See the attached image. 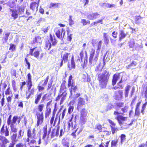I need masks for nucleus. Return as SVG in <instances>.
<instances>
[{"instance_id":"nucleus-6","label":"nucleus","mask_w":147,"mask_h":147,"mask_svg":"<svg viewBox=\"0 0 147 147\" xmlns=\"http://www.w3.org/2000/svg\"><path fill=\"white\" fill-rule=\"evenodd\" d=\"M72 77L71 75H70L69 78L68 80V87L69 90L70 92V95L71 96L73 94L72 92L74 90L73 81V80L71 81Z\"/></svg>"},{"instance_id":"nucleus-20","label":"nucleus","mask_w":147,"mask_h":147,"mask_svg":"<svg viewBox=\"0 0 147 147\" xmlns=\"http://www.w3.org/2000/svg\"><path fill=\"white\" fill-rule=\"evenodd\" d=\"M137 65V63L135 61H132L130 64L126 66V67L127 69H133L135 68L136 66Z\"/></svg>"},{"instance_id":"nucleus-38","label":"nucleus","mask_w":147,"mask_h":147,"mask_svg":"<svg viewBox=\"0 0 147 147\" xmlns=\"http://www.w3.org/2000/svg\"><path fill=\"white\" fill-rule=\"evenodd\" d=\"M18 119V116H14L12 120L11 121V124H15Z\"/></svg>"},{"instance_id":"nucleus-4","label":"nucleus","mask_w":147,"mask_h":147,"mask_svg":"<svg viewBox=\"0 0 147 147\" xmlns=\"http://www.w3.org/2000/svg\"><path fill=\"white\" fill-rule=\"evenodd\" d=\"M55 32L57 37L61 40H63L65 34V31L63 28L61 29H56Z\"/></svg>"},{"instance_id":"nucleus-22","label":"nucleus","mask_w":147,"mask_h":147,"mask_svg":"<svg viewBox=\"0 0 147 147\" xmlns=\"http://www.w3.org/2000/svg\"><path fill=\"white\" fill-rule=\"evenodd\" d=\"M119 78V75L116 74H115L113 76V79L112 81V84L114 86L115 85L117 82V80H118Z\"/></svg>"},{"instance_id":"nucleus-33","label":"nucleus","mask_w":147,"mask_h":147,"mask_svg":"<svg viewBox=\"0 0 147 147\" xmlns=\"http://www.w3.org/2000/svg\"><path fill=\"white\" fill-rule=\"evenodd\" d=\"M142 94L146 99L147 98V86L146 87L143 88Z\"/></svg>"},{"instance_id":"nucleus-49","label":"nucleus","mask_w":147,"mask_h":147,"mask_svg":"<svg viewBox=\"0 0 147 147\" xmlns=\"http://www.w3.org/2000/svg\"><path fill=\"white\" fill-rule=\"evenodd\" d=\"M32 86V82H28V91H29L31 89Z\"/></svg>"},{"instance_id":"nucleus-21","label":"nucleus","mask_w":147,"mask_h":147,"mask_svg":"<svg viewBox=\"0 0 147 147\" xmlns=\"http://www.w3.org/2000/svg\"><path fill=\"white\" fill-rule=\"evenodd\" d=\"M50 40L51 41V43H52L51 45L53 46H54L57 43V40L55 38V36L54 35L52 36V35H50Z\"/></svg>"},{"instance_id":"nucleus-9","label":"nucleus","mask_w":147,"mask_h":147,"mask_svg":"<svg viewBox=\"0 0 147 147\" xmlns=\"http://www.w3.org/2000/svg\"><path fill=\"white\" fill-rule=\"evenodd\" d=\"M115 119H117L120 125H121L123 124L122 121H125L127 120V117H124L121 115H118Z\"/></svg>"},{"instance_id":"nucleus-24","label":"nucleus","mask_w":147,"mask_h":147,"mask_svg":"<svg viewBox=\"0 0 147 147\" xmlns=\"http://www.w3.org/2000/svg\"><path fill=\"white\" fill-rule=\"evenodd\" d=\"M131 86L129 85H127V86L125 87L124 92L125 96V97H127L128 96V94L130 89L131 88Z\"/></svg>"},{"instance_id":"nucleus-17","label":"nucleus","mask_w":147,"mask_h":147,"mask_svg":"<svg viewBox=\"0 0 147 147\" xmlns=\"http://www.w3.org/2000/svg\"><path fill=\"white\" fill-rule=\"evenodd\" d=\"M40 0H38V4L36 2L32 3L30 5V9H31L32 10L34 11L36 9V10L38 9V3L39 2Z\"/></svg>"},{"instance_id":"nucleus-58","label":"nucleus","mask_w":147,"mask_h":147,"mask_svg":"<svg viewBox=\"0 0 147 147\" xmlns=\"http://www.w3.org/2000/svg\"><path fill=\"white\" fill-rule=\"evenodd\" d=\"M143 18V17H141L140 16H136L135 17V21L136 22H138V20H139L140 19H142Z\"/></svg>"},{"instance_id":"nucleus-12","label":"nucleus","mask_w":147,"mask_h":147,"mask_svg":"<svg viewBox=\"0 0 147 147\" xmlns=\"http://www.w3.org/2000/svg\"><path fill=\"white\" fill-rule=\"evenodd\" d=\"M9 11L11 12V16L13 18L14 20L18 18L19 12L17 10L9 9Z\"/></svg>"},{"instance_id":"nucleus-39","label":"nucleus","mask_w":147,"mask_h":147,"mask_svg":"<svg viewBox=\"0 0 147 147\" xmlns=\"http://www.w3.org/2000/svg\"><path fill=\"white\" fill-rule=\"evenodd\" d=\"M10 34V33L9 32L5 34L4 37L3 38V39H4L5 40V42H7L8 37Z\"/></svg>"},{"instance_id":"nucleus-7","label":"nucleus","mask_w":147,"mask_h":147,"mask_svg":"<svg viewBox=\"0 0 147 147\" xmlns=\"http://www.w3.org/2000/svg\"><path fill=\"white\" fill-rule=\"evenodd\" d=\"M114 98L117 100H120L123 97V92L122 90H120L115 92Z\"/></svg>"},{"instance_id":"nucleus-18","label":"nucleus","mask_w":147,"mask_h":147,"mask_svg":"<svg viewBox=\"0 0 147 147\" xmlns=\"http://www.w3.org/2000/svg\"><path fill=\"white\" fill-rule=\"evenodd\" d=\"M127 34L125 33L123 30H121L119 31V40L121 41L127 35Z\"/></svg>"},{"instance_id":"nucleus-59","label":"nucleus","mask_w":147,"mask_h":147,"mask_svg":"<svg viewBox=\"0 0 147 147\" xmlns=\"http://www.w3.org/2000/svg\"><path fill=\"white\" fill-rule=\"evenodd\" d=\"M25 61L26 62V64L28 66V69H30V63L28 62L27 59L26 58L25 59Z\"/></svg>"},{"instance_id":"nucleus-37","label":"nucleus","mask_w":147,"mask_h":147,"mask_svg":"<svg viewBox=\"0 0 147 147\" xmlns=\"http://www.w3.org/2000/svg\"><path fill=\"white\" fill-rule=\"evenodd\" d=\"M0 140L2 141L5 144H7L8 142V140L5 137L0 136Z\"/></svg>"},{"instance_id":"nucleus-3","label":"nucleus","mask_w":147,"mask_h":147,"mask_svg":"<svg viewBox=\"0 0 147 147\" xmlns=\"http://www.w3.org/2000/svg\"><path fill=\"white\" fill-rule=\"evenodd\" d=\"M67 94V93L66 91L64 90L63 91L61 89L60 91V93L56 98L55 101L57 102L59 101L61 98L60 102V105H61L65 99Z\"/></svg>"},{"instance_id":"nucleus-8","label":"nucleus","mask_w":147,"mask_h":147,"mask_svg":"<svg viewBox=\"0 0 147 147\" xmlns=\"http://www.w3.org/2000/svg\"><path fill=\"white\" fill-rule=\"evenodd\" d=\"M36 115L37 116V121L36 125L37 126H39V124L42 123L43 121V116L42 112L40 113L38 112H37Z\"/></svg>"},{"instance_id":"nucleus-53","label":"nucleus","mask_w":147,"mask_h":147,"mask_svg":"<svg viewBox=\"0 0 147 147\" xmlns=\"http://www.w3.org/2000/svg\"><path fill=\"white\" fill-rule=\"evenodd\" d=\"M112 132L113 134H114L118 130V129L115 127L111 126Z\"/></svg>"},{"instance_id":"nucleus-54","label":"nucleus","mask_w":147,"mask_h":147,"mask_svg":"<svg viewBox=\"0 0 147 147\" xmlns=\"http://www.w3.org/2000/svg\"><path fill=\"white\" fill-rule=\"evenodd\" d=\"M39 55V52L38 51H35L33 53V56H34V57L36 58H37L38 57Z\"/></svg>"},{"instance_id":"nucleus-13","label":"nucleus","mask_w":147,"mask_h":147,"mask_svg":"<svg viewBox=\"0 0 147 147\" xmlns=\"http://www.w3.org/2000/svg\"><path fill=\"white\" fill-rule=\"evenodd\" d=\"M31 130L30 129H28L27 130V135L28 137L31 139H34L36 135V130L35 128L33 129L32 131V136L31 135Z\"/></svg>"},{"instance_id":"nucleus-1","label":"nucleus","mask_w":147,"mask_h":147,"mask_svg":"<svg viewBox=\"0 0 147 147\" xmlns=\"http://www.w3.org/2000/svg\"><path fill=\"white\" fill-rule=\"evenodd\" d=\"M102 41H99L97 45V49L95 53V50L91 49L89 50L90 57L89 58V62L92 65H93L96 63L98 60L100 50L101 46Z\"/></svg>"},{"instance_id":"nucleus-61","label":"nucleus","mask_w":147,"mask_h":147,"mask_svg":"<svg viewBox=\"0 0 147 147\" xmlns=\"http://www.w3.org/2000/svg\"><path fill=\"white\" fill-rule=\"evenodd\" d=\"M122 82V79H121V80L118 83V85L119 86V88L122 89L124 87V86L123 85L121 84Z\"/></svg>"},{"instance_id":"nucleus-25","label":"nucleus","mask_w":147,"mask_h":147,"mask_svg":"<svg viewBox=\"0 0 147 147\" xmlns=\"http://www.w3.org/2000/svg\"><path fill=\"white\" fill-rule=\"evenodd\" d=\"M74 116V115L72 114V117L71 118V119L69 120L68 123V129L69 130L70 129L71 127V128L73 130L74 128H73V123L72 121V119L73 118V117Z\"/></svg>"},{"instance_id":"nucleus-31","label":"nucleus","mask_w":147,"mask_h":147,"mask_svg":"<svg viewBox=\"0 0 147 147\" xmlns=\"http://www.w3.org/2000/svg\"><path fill=\"white\" fill-rule=\"evenodd\" d=\"M51 44L48 41L46 42L45 49L49 50L51 47Z\"/></svg>"},{"instance_id":"nucleus-62","label":"nucleus","mask_w":147,"mask_h":147,"mask_svg":"<svg viewBox=\"0 0 147 147\" xmlns=\"http://www.w3.org/2000/svg\"><path fill=\"white\" fill-rule=\"evenodd\" d=\"M135 114L136 115H138L140 114L139 108H136Z\"/></svg>"},{"instance_id":"nucleus-32","label":"nucleus","mask_w":147,"mask_h":147,"mask_svg":"<svg viewBox=\"0 0 147 147\" xmlns=\"http://www.w3.org/2000/svg\"><path fill=\"white\" fill-rule=\"evenodd\" d=\"M68 67L70 70L74 67V56H72L71 64H68Z\"/></svg>"},{"instance_id":"nucleus-26","label":"nucleus","mask_w":147,"mask_h":147,"mask_svg":"<svg viewBox=\"0 0 147 147\" xmlns=\"http://www.w3.org/2000/svg\"><path fill=\"white\" fill-rule=\"evenodd\" d=\"M49 79V76H48L45 80L44 82L43 80L41 81L39 84V85H41L42 86H45L47 84Z\"/></svg>"},{"instance_id":"nucleus-34","label":"nucleus","mask_w":147,"mask_h":147,"mask_svg":"<svg viewBox=\"0 0 147 147\" xmlns=\"http://www.w3.org/2000/svg\"><path fill=\"white\" fill-rule=\"evenodd\" d=\"M24 131L22 129H20L18 132V138L20 139L24 135Z\"/></svg>"},{"instance_id":"nucleus-29","label":"nucleus","mask_w":147,"mask_h":147,"mask_svg":"<svg viewBox=\"0 0 147 147\" xmlns=\"http://www.w3.org/2000/svg\"><path fill=\"white\" fill-rule=\"evenodd\" d=\"M113 105L111 103H109L105 109V111L107 112L112 109L113 108Z\"/></svg>"},{"instance_id":"nucleus-57","label":"nucleus","mask_w":147,"mask_h":147,"mask_svg":"<svg viewBox=\"0 0 147 147\" xmlns=\"http://www.w3.org/2000/svg\"><path fill=\"white\" fill-rule=\"evenodd\" d=\"M74 109V107L73 106H69L68 110V113L70 114L73 111Z\"/></svg>"},{"instance_id":"nucleus-11","label":"nucleus","mask_w":147,"mask_h":147,"mask_svg":"<svg viewBox=\"0 0 147 147\" xmlns=\"http://www.w3.org/2000/svg\"><path fill=\"white\" fill-rule=\"evenodd\" d=\"M58 119V123L56 127V128H57V129H55V131H56V136H58L59 135V129H60V127L59 126V124L60 123V117H59V118H58V117H56L55 118V121H54V123H55L56 122L57 120Z\"/></svg>"},{"instance_id":"nucleus-5","label":"nucleus","mask_w":147,"mask_h":147,"mask_svg":"<svg viewBox=\"0 0 147 147\" xmlns=\"http://www.w3.org/2000/svg\"><path fill=\"white\" fill-rule=\"evenodd\" d=\"M80 59L79 57H78L76 59L77 62L79 61L82 62H83V59L84 58V63H85V61H86V62H87L88 58L87 54L86 51H85V52L83 51H82L80 53Z\"/></svg>"},{"instance_id":"nucleus-45","label":"nucleus","mask_w":147,"mask_h":147,"mask_svg":"<svg viewBox=\"0 0 147 147\" xmlns=\"http://www.w3.org/2000/svg\"><path fill=\"white\" fill-rule=\"evenodd\" d=\"M43 136L42 138L43 139H44L45 138H46L47 133V128H45V127L43 129Z\"/></svg>"},{"instance_id":"nucleus-15","label":"nucleus","mask_w":147,"mask_h":147,"mask_svg":"<svg viewBox=\"0 0 147 147\" xmlns=\"http://www.w3.org/2000/svg\"><path fill=\"white\" fill-rule=\"evenodd\" d=\"M78 101L77 107V109L78 110L81 108L82 106L85 105V101L84 99L81 98H78Z\"/></svg>"},{"instance_id":"nucleus-64","label":"nucleus","mask_w":147,"mask_h":147,"mask_svg":"<svg viewBox=\"0 0 147 147\" xmlns=\"http://www.w3.org/2000/svg\"><path fill=\"white\" fill-rule=\"evenodd\" d=\"M44 86H40L39 85L38 86L39 91L43 90L44 89Z\"/></svg>"},{"instance_id":"nucleus-19","label":"nucleus","mask_w":147,"mask_h":147,"mask_svg":"<svg viewBox=\"0 0 147 147\" xmlns=\"http://www.w3.org/2000/svg\"><path fill=\"white\" fill-rule=\"evenodd\" d=\"M62 144L65 147H69V140L66 137L63 138L62 140Z\"/></svg>"},{"instance_id":"nucleus-16","label":"nucleus","mask_w":147,"mask_h":147,"mask_svg":"<svg viewBox=\"0 0 147 147\" xmlns=\"http://www.w3.org/2000/svg\"><path fill=\"white\" fill-rule=\"evenodd\" d=\"M10 138L12 140V143H10L9 147H14V145L18 141V140L16 139V135H14L13 136H11Z\"/></svg>"},{"instance_id":"nucleus-36","label":"nucleus","mask_w":147,"mask_h":147,"mask_svg":"<svg viewBox=\"0 0 147 147\" xmlns=\"http://www.w3.org/2000/svg\"><path fill=\"white\" fill-rule=\"evenodd\" d=\"M51 109L50 108L47 107L46 112L45 113V117H47L49 116L51 112Z\"/></svg>"},{"instance_id":"nucleus-52","label":"nucleus","mask_w":147,"mask_h":147,"mask_svg":"<svg viewBox=\"0 0 147 147\" xmlns=\"http://www.w3.org/2000/svg\"><path fill=\"white\" fill-rule=\"evenodd\" d=\"M12 96V95H11V96H9L7 98V102H8V103H7V106H8L9 105H10L9 102H11Z\"/></svg>"},{"instance_id":"nucleus-35","label":"nucleus","mask_w":147,"mask_h":147,"mask_svg":"<svg viewBox=\"0 0 147 147\" xmlns=\"http://www.w3.org/2000/svg\"><path fill=\"white\" fill-rule=\"evenodd\" d=\"M4 134H5V136H7L9 135V132L7 126L5 127V130L2 133H1L2 135H3Z\"/></svg>"},{"instance_id":"nucleus-47","label":"nucleus","mask_w":147,"mask_h":147,"mask_svg":"<svg viewBox=\"0 0 147 147\" xmlns=\"http://www.w3.org/2000/svg\"><path fill=\"white\" fill-rule=\"evenodd\" d=\"M81 22L83 24L84 26L86 25L87 24H90V21H86L85 19H82Z\"/></svg>"},{"instance_id":"nucleus-28","label":"nucleus","mask_w":147,"mask_h":147,"mask_svg":"<svg viewBox=\"0 0 147 147\" xmlns=\"http://www.w3.org/2000/svg\"><path fill=\"white\" fill-rule=\"evenodd\" d=\"M41 38L40 37L37 36L33 39L32 43L35 44L36 43H40Z\"/></svg>"},{"instance_id":"nucleus-51","label":"nucleus","mask_w":147,"mask_h":147,"mask_svg":"<svg viewBox=\"0 0 147 147\" xmlns=\"http://www.w3.org/2000/svg\"><path fill=\"white\" fill-rule=\"evenodd\" d=\"M125 135L122 134L121 135V144H122L123 142L124 141L125 139Z\"/></svg>"},{"instance_id":"nucleus-55","label":"nucleus","mask_w":147,"mask_h":147,"mask_svg":"<svg viewBox=\"0 0 147 147\" xmlns=\"http://www.w3.org/2000/svg\"><path fill=\"white\" fill-rule=\"evenodd\" d=\"M118 33L117 32L114 31L112 34V36L114 38H116L117 37Z\"/></svg>"},{"instance_id":"nucleus-56","label":"nucleus","mask_w":147,"mask_h":147,"mask_svg":"<svg viewBox=\"0 0 147 147\" xmlns=\"http://www.w3.org/2000/svg\"><path fill=\"white\" fill-rule=\"evenodd\" d=\"M84 117H85V116H81L80 117V121L82 124L84 123L85 122H86L85 119Z\"/></svg>"},{"instance_id":"nucleus-44","label":"nucleus","mask_w":147,"mask_h":147,"mask_svg":"<svg viewBox=\"0 0 147 147\" xmlns=\"http://www.w3.org/2000/svg\"><path fill=\"white\" fill-rule=\"evenodd\" d=\"M117 142L118 140H115L112 141L111 143V147L116 146Z\"/></svg>"},{"instance_id":"nucleus-48","label":"nucleus","mask_w":147,"mask_h":147,"mask_svg":"<svg viewBox=\"0 0 147 147\" xmlns=\"http://www.w3.org/2000/svg\"><path fill=\"white\" fill-rule=\"evenodd\" d=\"M68 55L67 53L64 54L63 56V60L64 62L67 61L68 58Z\"/></svg>"},{"instance_id":"nucleus-40","label":"nucleus","mask_w":147,"mask_h":147,"mask_svg":"<svg viewBox=\"0 0 147 147\" xmlns=\"http://www.w3.org/2000/svg\"><path fill=\"white\" fill-rule=\"evenodd\" d=\"M101 4H106V6L109 8H116V5L114 4H110L108 3L106 4L105 3H101Z\"/></svg>"},{"instance_id":"nucleus-46","label":"nucleus","mask_w":147,"mask_h":147,"mask_svg":"<svg viewBox=\"0 0 147 147\" xmlns=\"http://www.w3.org/2000/svg\"><path fill=\"white\" fill-rule=\"evenodd\" d=\"M16 46L14 44H10L9 50H11V51H14L15 50Z\"/></svg>"},{"instance_id":"nucleus-27","label":"nucleus","mask_w":147,"mask_h":147,"mask_svg":"<svg viewBox=\"0 0 147 147\" xmlns=\"http://www.w3.org/2000/svg\"><path fill=\"white\" fill-rule=\"evenodd\" d=\"M103 36L105 44L107 45L109 41L108 36L107 35V33H104Z\"/></svg>"},{"instance_id":"nucleus-14","label":"nucleus","mask_w":147,"mask_h":147,"mask_svg":"<svg viewBox=\"0 0 147 147\" xmlns=\"http://www.w3.org/2000/svg\"><path fill=\"white\" fill-rule=\"evenodd\" d=\"M11 131L13 133V134L11 136H13V135H16V138L17 137V129L16 127L14 125V124H11L10 125Z\"/></svg>"},{"instance_id":"nucleus-50","label":"nucleus","mask_w":147,"mask_h":147,"mask_svg":"<svg viewBox=\"0 0 147 147\" xmlns=\"http://www.w3.org/2000/svg\"><path fill=\"white\" fill-rule=\"evenodd\" d=\"M129 107L128 106H125L124 108H122L121 109V110L123 113H125L127 112L128 110Z\"/></svg>"},{"instance_id":"nucleus-41","label":"nucleus","mask_w":147,"mask_h":147,"mask_svg":"<svg viewBox=\"0 0 147 147\" xmlns=\"http://www.w3.org/2000/svg\"><path fill=\"white\" fill-rule=\"evenodd\" d=\"M81 116L85 117L87 113V111H86L85 108L82 109L81 111Z\"/></svg>"},{"instance_id":"nucleus-30","label":"nucleus","mask_w":147,"mask_h":147,"mask_svg":"<svg viewBox=\"0 0 147 147\" xmlns=\"http://www.w3.org/2000/svg\"><path fill=\"white\" fill-rule=\"evenodd\" d=\"M42 94L41 93L39 94H37V96L35 97V103L37 104L38 102L40 100Z\"/></svg>"},{"instance_id":"nucleus-63","label":"nucleus","mask_w":147,"mask_h":147,"mask_svg":"<svg viewBox=\"0 0 147 147\" xmlns=\"http://www.w3.org/2000/svg\"><path fill=\"white\" fill-rule=\"evenodd\" d=\"M51 138L53 137L54 136H56V131L55 129H53L51 135Z\"/></svg>"},{"instance_id":"nucleus-60","label":"nucleus","mask_w":147,"mask_h":147,"mask_svg":"<svg viewBox=\"0 0 147 147\" xmlns=\"http://www.w3.org/2000/svg\"><path fill=\"white\" fill-rule=\"evenodd\" d=\"M24 7H20L19 8V11L18 12L20 14H22L24 12Z\"/></svg>"},{"instance_id":"nucleus-42","label":"nucleus","mask_w":147,"mask_h":147,"mask_svg":"<svg viewBox=\"0 0 147 147\" xmlns=\"http://www.w3.org/2000/svg\"><path fill=\"white\" fill-rule=\"evenodd\" d=\"M44 107V105L43 104L39 105L38 107V110L40 112H41Z\"/></svg>"},{"instance_id":"nucleus-2","label":"nucleus","mask_w":147,"mask_h":147,"mask_svg":"<svg viewBox=\"0 0 147 147\" xmlns=\"http://www.w3.org/2000/svg\"><path fill=\"white\" fill-rule=\"evenodd\" d=\"M110 75L109 72L106 70L104 71L103 74L100 73L98 75V79L100 87L102 88L106 87Z\"/></svg>"},{"instance_id":"nucleus-10","label":"nucleus","mask_w":147,"mask_h":147,"mask_svg":"<svg viewBox=\"0 0 147 147\" xmlns=\"http://www.w3.org/2000/svg\"><path fill=\"white\" fill-rule=\"evenodd\" d=\"M99 17V14L97 13H95L88 14L87 16V18L89 20H93Z\"/></svg>"},{"instance_id":"nucleus-23","label":"nucleus","mask_w":147,"mask_h":147,"mask_svg":"<svg viewBox=\"0 0 147 147\" xmlns=\"http://www.w3.org/2000/svg\"><path fill=\"white\" fill-rule=\"evenodd\" d=\"M106 56V54H105L103 57V65L102 66V67H101L100 69H99L98 67L97 66V69H96V70L97 69V70H98L99 71H101L102 70V68L105 65V61H109V58H107V57H106V59H105V57Z\"/></svg>"},{"instance_id":"nucleus-43","label":"nucleus","mask_w":147,"mask_h":147,"mask_svg":"<svg viewBox=\"0 0 147 147\" xmlns=\"http://www.w3.org/2000/svg\"><path fill=\"white\" fill-rule=\"evenodd\" d=\"M129 46L131 48H133L134 47L135 45V42L134 40L131 39L130 40V41L129 43Z\"/></svg>"}]
</instances>
